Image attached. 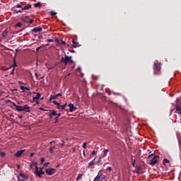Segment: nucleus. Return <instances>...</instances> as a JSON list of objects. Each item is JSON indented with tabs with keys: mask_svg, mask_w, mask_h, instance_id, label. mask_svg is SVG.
<instances>
[{
	"mask_svg": "<svg viewBox=\"0 0 181 181\" xmlns=\"http://www.w3.org/2000/svg\"><path fill=\"white\" fill-rule=\"evenodd\" d=\"M12 105L16 107V111L22 112V111H25V112H30V107L28 105H25L23 106H19L16 105V103H13Z\"/></svg>",
	"mask_w": 181,
	"mask_h": 181,
	"instance_id": "1",
	"label": "nucleus"
},
{
	"mask_svg": "<svg viewBox=\"0 0 181 181\" xmlns=\"http://www.w3.org/2000/svg\"><path fill=\"white\" fill-rule=\"evenodd\" d=\"M148 159H151L149 162V165H151V166H155V165H156V163L159 162V156L155 155V154H150L148 156Z\"/></svg>",
	"mask_w": 181,
	"mask_h": 181,
	"instance_id": "2",
	"label": "nucleus"
},
{
	"mask_svg": "<svg viewBox=\"0 0 181 181\" xmlns=\"http://www.w3.org/2000/svg\"><path fill=\"white\" fill-rule=\"evenodd\" d=\"M73 59L71 57V56H67L65 54V57H62V60H61V63L64 64L65 66H67V64L69 63V64H71L72 63H74L73 60L71 59Z\"/></svg>",
	"mask_w": 181,
	"mask_h": 181,
	"instance_id": "3",
	"label": "nucleus"
},
{
	"mask_svg": "<svg viewBox=\"0 0 181 181\" xmlns=\"http://www.w3.org/2000/svg\"><path fill=\"white\" fill-rule=\"evenodd\" d=\"M34 165H35V174L37 176H39V177H42V175L45 174V172H43V168H40L39 171V167H37V163H34Z\"/></svg>",
	"mask_w": 181,
	"mask_h": 181,
	"instance_id": "4",
	"label": "nucleus"
},
{
	"mask_svg": "<svg viewBox=\"0 0 181 181\" xmlns=\"http://www.w3.org/2000/svg\"><path fill=\"white\" fill-rule=\"evenodd\" d=\"M154 74H159V71H160V64L158 61L154 62Z\"/></svg>",
	"mask_w": 181,
	"mask_h": 181,
	"instance_id": "5",
	"label": "nucleus"
},
{
	"mask_svg": "<svg viewBox=\"0 0 181 181\" xmlns=\"http://www.w3.org/2000/svg\"><path fill=\"white\" fill-rule=\"evenodd\" d=\"M45 173L49 175V176H52V175H54L56 173V169L49 168L45 169Z\"/></svg>",
	"mask_w": 181,
	"mask_h": 181,
	"instance_id": "6",
	"label": "nucleus"
},
{
	"mask_svg": "<svg viewBox=\"0 0 181 181\" xmlns=\"http://www.w3.org/2000/svg\"><path fill=\"white\" fill-rule=\"evenodd\" d=\"M49 112L51 113H47V115H48L49 118V119H52L53 118V117H56L57 115V112H56V110H49Z\"/></svg>",
	"mask_w": 181,
	"mask_h": 181,
	"instance_id": "7",
	"label": "nucleus"
},
{
	"mask_svg": "<svg viewBox=\"0 0 181 181\" xmlns=\"http://www.w3.org/2000/svg\"><path fill=\"white\" fill-rule=\"evenodd\" d=\"M68 107H69L70 112H74V111H77V107L74 106V105L72 103H69Z\"/></svg>",
	"mask_w": 181,
	"mask_h": 181,
	"instance_id": "8",
	"label": "nucleus"
},
{
	"mask_svg": "<svg viewBox=\"0 0 181 181\" xmlns=\"http://www.w3.org/2000/svg\"><path fill=\"white\" fill-rule=\"evenodd\" d=\"M23 153H25V150H20L18 151L15 154L14 156L16 158H21V156H22V155H23Z\"/></svg>",
	"mask_w": 181,
	"mask_h": 181,
	"instance_id": "9",
	"label": "nucleus"
},
{
	"mask_svg": "<svg viewBox=\"0 0 181 181\" xmlns=\"http://www.w3.org/2000/svg\"><path fill=\"white\" fill-rule=\"evenodd\" d=\"M42 32V27H36L31 30L32 33H40Z\"/></svg>",
	"mask_w": 181,
	"mask_h": 181,
	"instance_id": "10",
	"label": "nucleus"
},
{
	"mask_svg": "<svg viewBox=\"0 0 181 181\" xmlns=\"http://www.w3.org/2000/svg\"><path fill=\"white\" fill-rule=\"evenodd\" d=\"M109 150L108 149H105L100 154V158H105L107 156V153H108Z\"/></svg>",
	"mask_w": 181,
	"mask_h": 181,
	"instance_id": "11",
	"label": "nucleus"
},
{
	"mask_svg": "<svg viewBox=\"0 0 181 181\" xmlns=\"http://www.w3.org/2000/svg\"><path fill=\"white\" fill-rule=\"evenodd\" d=\"M98 177H100L101 180H103V179H105V177H104V174L103 173V170H100L98 173Z\"/></svg>",
	"mask_w": 181,
	"mask_h": 181,
	"instance_id": "12",
	"label": "nucleus"
},
{
	"mask_svg": "<svg viewBox=\"0 0 181 181\" xmlns=\"http://www.w3.org/2000/svg\"><path fill=\"white\" fill-rule=\"evenodd\" d=\"M66 107H67V103H65V104H64V105H58V106H57V108H58V110H64L65 108H66Z\"/></svg>",
	"mask_w": 181,
	"mask_h": 181,
	"instance_id": "13",
	"label": "nucleus"
},
{
	"mask_svg": "<svg viewBox=\"0 0 181 181\" xmlns=\"http://www.w3.org/2000/svg\"><path fill=\"white\" fill-rule=\"evenodd\" d=\"M134 173H137V174H141V173H144L142 172V167L139 166L136 168V170L134 171Z\"/></svg>",
	"mask_w": 181,
	"mask_h": 181,
	"instance_id": "14",
	"label": "nucleus"
},
{
	"mask_svg": "<svg viewBox=\"0 0 181 181\" xmlns=\"http://www.w3.org/2000/svg\"><path fill=\"white\" fill-rule=\"evenodd\" d=\"M19 176H20V177H23V179H26V180H28L29 178V176H28V175L23 174L22 173H21L19 174Z\"/></svg>",
	"mask_w": 181,
	"mask_h": 181,
	"instance_id": "15",
	"label": "nucleus"
},
{
	"mask_svg": "<svg viewBox=\"0 0 181 181\" xmlns=\"http://www.w3.org/2000/svg\"><path fill=\"white\" fill-rule=\"evenodd\" d=\"M62 116V113H58L57 115L54 118L55 124L59 122V118Z\"/></svg>",
	"mask_w": 181,
	"mask_h": 181,
	"instance_id": "16",
	"label": "nucleus"
},
{
	"mask_svg": "<svg viewBox=\"0 0 181 181\" xmlns=\"http://www.w3.org/2000/svg\"><path fill=\"white\" fill-rule=\"evenodd\" d=\"M30 8H32V5L28 4L27 6H25L24 7H23V11H28L30 9Z\"/></svg>",
	"mask_w": 181,
	"mask_h": 181,
	"instance_id": "17",
	"label": "nucleus"
},
{
	"mask_svg": "<svg viewBox=\"0 0 181 181\" xmlns=\"http://www.w3.org/2000/svg\"><path fill=\"white\" fill-rule=\"evenodd\" d=\"M94 160H97V157H95L93 160H92L91 162H90L88 163V168H91V166H94Z\"/></svg>",
	"mask_w": 181,
	"mask_h": 181,
	"instance_id": "18",
	"label": "nucleus"
},
{
	"mask_svg": "<svg viewBox=\"0 0 181 181\" xmlns=\"http://www.w3.org/2000/svg\"><path fill=\"white\" fill-rule=\"evenodd\" d=\"M73 47H78V42H76L75 40H72Z\"/></svg>",
	"mask_w": 181,
	"mask_h": 181,
	"instance_id": "19",
	"label": "nucleus"
},
{
	"mask_svg": "<svg viewBox=\"0 0 181 181\" xmlns=\"http://www.w3.org/2000/svg\"><path fill=\"white\" fill-rule=\"evenodd\" d=\"M8 33V29L4 30V32L2 33V37H5L6 36H7Z\"/></svg>",
	"mask_w": 181,
	"mask_h": 181,
	"instance_id": "20",
	"label": "nucleus"
},
{
	"mask_svg": "<svg viewBox=\"0 0 181 181\" xmlns=\"http://www.w3.org/2000/svg\"><path fill=\"white\" fill-rule=\"evenodd\" d=\"M12 67H18V64H16V60L14 59V61H13V64L10 66L8 70H9L10 69H12Z\"/></svg>",
	"mask_w": 181,
	"mask_h": 181,
	"instance_id": "21",
	"label": "nucleus"
},
{
	"mask_svg": "<svg viewBox=\"0 0 181 181\" xmlns=\"http://www.w3.org/2000/svg\"><path fill=\"white\" fill-rule=\"evenodd\" d=\"M33 94H37V95L35 96V98H37V100H39V98H40L42 94H40V93H36V92H33Z\"/></svg>",
	"mask_w": 181,
	"mask_h": 181,
	"instance_id": "22",
	"label": "nucleus"
},
{
	"mask_svg": "<svg viewBox=\"0 0 181 181\" xmlns=\"http://www.w3.org/2000/svg\"><path fill=\"white\" fill-rule=\"evenodd\" d=\"M56 149V146H52L49 147V153H53V150Z\"/></svg>",
	"mask_w": 181,
	"mask_h": 181,
	"instance_id": "23",
	"label": "nucleus"
},
{
	"mask_svg": "<svg viewBox=\"0 0 181 181\" xmlns=\"http://www.w3.org/2000/svg\"><path fill=\"white\" fill-rule=\"evenodd\" d=\"M22 21H23V22H28L29 21V16H25L22 18Z\"/></svg>",
	"mask_w": 181,
	"mask_h": 181,
	"instance_id": "24",
	"label": "nucleus"
},
{
	"mask_svg": "<svg viewBox=\"0 0 181 181\" xmlns=\"http://www.w3.org/2000/svg\"><path fill=\"white\" fill-rule=\"evenodd\" d=\"M34 6H35V8H39V7L42 6V3L37 2L36 4H34Z\"/></svg>",
	"mask_w": 181,
	"mask_h": 181,
	"instance_id": "25",
	"label": "nucleus"
},
{
	"mask_svg": "<svg viewBox=\"0 0 181 181\" xmlns=\"http://www.w3.org/2000/svg\"><path fill=\"white\" fill-rule=\"evenodd\" d=\"M83 174H78V175L76 177V181L80 180L81 179H83Z\"/></svg>",
	"mask_w": 181,
	"mask_h": 181,
	"instance_id": "26",
	"label": "nucleus"
},
{
	"mask_svg": "<svg viewBox=\"0 0 181 181\" xmlns=\"http://www.w3.org/2000/svg\"><path fill=\"white\" fill-rule=\"evenodd\" d=\"M177 105H179L181 103V97L176 99Z\"/></svg>",
	"mask_w": 181,
	"mask_h": 181,
	"instance_id": "27",
	"label": "nucleus"
},
{
	"mask_svg": "<svg viewBox=\"0 0 181 181\" xmlns=\"http://www.w3.org/2000/svg\"><path fill=\"white\" fill-rule=\"evenodd\" d=\"M6 156V153H5V152L4 151L0 152V156H1V158H5Z\"/></svg>",
	"mask_w": 181,
	"mask_h": 181,
	"instance_id": "28",
	"label": "nucleus"
},
{
	"mask_svg": "<svg viewBox=\"0 0 181 181\" xmlns=\"http://www.w3.org/2000/svg\"><path fill=\"white\" fill-rule=\"evenodd\" d=\"M169 160L168 158H164L163 160V165H165V163H169Z\"/></svg>",
	"mask_w": 181,
	"mask_h": 181,
	"instance_id": "29",
	"label": "nucleus"
},
{
	"mask_svg": "<svg viewBox=\"0 0 181 181\" xmlns=\"http://www.w3.org/2000/svg\"><path fill=\"white\" fill-rule=\"evenodd\" d=\"M101 180V177H98V175L93 179V181H100Z\"/></svg>",
	"mask_w": 181,
	"mask_h": 181,
	"instance_id": "30",
	"label": "nucleus"
},
{
	"mask_svg": "<svg viewBox=\"0 0 181 181\" xmlns=\"http://www.w3.org/2000/svg\"><path fill=\"white\" fill-rule=\"evenodd\" d=\"M34 20L33 19H30L28 21H26V23H29L30 25H32L33 23Z\"/></svg>",
	"mask_w": 181,
	"mask_h": 181,
	"instance_id": "31",
	"label": "nucleus"
},
{
	"mask_svg": "<svg viewBox=\"0 0 181 181\" xmlns=\"http://www.w3.org/2000/svg\"><path fill=\"white\" fill-rule=\"evenodd\" d=\"M56 95H50L49 97V101H52V100H56Z\"/></svg>",
	"mask_w": 181,
	"mask_h": 181,
	"instance_id": "32",
	"label": "nucleus"
},
{
	"mask_svg": "<svg viewBox=\"0 0 181 181\" xmlns=\"http://www.w3.org/2000/svg\"><path fill=\"white\" fill-rule=\"evenodd\" d=\"M175 108L176 111H181V107H179V105H176Z\"/></svg>",
	"mask_w": 181,
	"mask_h": 181,
	"instance_id": "33",
	"label": "nucleus"
},
{
	"mask_svg": "<svg viewBox=\"0 0 181 181\" xmlns=\"http://www.w3.org/2000/svg\"><path fill=\"white\" fill-rule=\"evenodd\" d=\"M13 8H21L22 9V8H23V6H22V5H21V4H17L16 6H14Z\"/></svg>",
	"mask_w": 181,
	"mask_h": 181,
	"instance_id": "34",
	"label": "nucleus"
},
{
	"mask_svg": "<svg viewBox=\"0 0 181 181\" xmlns=\"http://www.w3.org/2000/svg\"><path fill=\"white\" fill-rule=\"evenodd\" d=\"M16 26L17 28H22V23H18L16 25Z\"/></svg>",
	"mask_w": 181,
	"mask_h": 181,
	"instance_id": "35",
	"label": "nucleus"
},
{
	"mask_svg": "<svg viewBox=\"0 0 181 181\" xmlns=\"http://www.w3.org/2000/svg\"><path fill=\"white\" fill-rule=\"evenodd\" d=\"M53 104H54V105H57V107H59V105H60V103H59L57 101H52Z\"/></svg>",
	"mask_w": 181,
	"mask_h": 181,
	"instance_id": "36",
	"label": "nucleus"
},
{
	"mask_svg": "<svg viewBox=\"0 0 181 181\" xmlns=\"http://www.w3.org/2000/svg\"><path fill=\"white\" fill-rule=\"evenodd\" d=\"M12 11H13V13H16V14H17V15H18V13H19L18 10H16V9H12Z\"/></svg>",
	"mask_w": 181,
	"mask_h": 181,
	"instance_id": "37",
	"label": "nucleus"
},
{
	"mask_svg": "<svg viewBox=\"0 0 181 181\" xmlns=\"http://www.w3.org/2000/svg\"><path fill=\"white\" fill-rule=\"evenodd\" d=\"M98 161L96 162V163H101V159H103V158H101V156H100V157L98 158Z\"/></svg>",
	"mask_w": 181,
	"mask_h": 181,
	"instance_id": "38",
	"label": "nucleus"
},
{
	"mask_svg": "<svg viewBox=\"0 0 181 181\" xmlns=\"http://www.w3.org/2000/svg\"><path fill=\"white\" fill-rule=\"evenodd\" d=\"M50 15H51V16H54V15H57V13L54 11H51Z\"/></svg>",
	"mask_w": 181,
	"mask_h": 181,
	"instance_id": "39",
	"label": "nucleus"
},
{
	"mask_svg": "<svg viewBox=\"0 0 181 181\" xmlns=\"http://www.w3.org/2000/svg\"><path fill=\"white\" fill-rule=\"evenodd\" d=\"M136 162V160H135V159L132 161V165L133 168H135V163Z\"/></svg>",
	"mask_w": 181,
	"mask_h": 181,
	"instance_id": "40",
	"label": "nucleus"
},
{
	"mask_svg": "<svg viewBox=\"0 0 181 181\" xmlns=\"http://www.w3.org/2000/svg\"><path fill=\"white\" fill-rule=\"evenodd\" d=\"M35 163H36V162H34V163H33L30 165L31 169H33V166H35V167L36 168V165H35Z\"/></svg>",
	"mask_w": 181,
	"mask_h": 181,
	"instance_id": "41",
	"label": "nucleus"
},
{
	"mask_svg": "<svg viewBox=\"0 0 181 181\" xmlns=\"http://www.w3.org/2000/svg\"><path fill=\"white\" fill-rule=\"evenodd\" d=\"M83 148L84 149H86V148H87V143H83Z\"/></svg>",
	"mask_w": 181,
	"mask_h": 181,
	"instance_id": "42",
	"label": "nucleus"
},
{
	"mask_svg": "<svg viewBox=\"0 0 181 181\" xmlns=\"http://www.w3.org/2000/svg\"><path fill=\"white\" fill-rule=\"evenodd\" d=\"M21 90H23V91H25V89H26V87L23 86H21L20 87Z\"/></svg>",
	"mask_w": 181,
	"mask_h": 181,
	"instance_id": "43",
	"label": "nucleus"
},
{
	"mask_svg": "<svg viewBox=\"0 0 181 181\" xmlns=\"http://www.w3.org/2000/svg\"><path fill=\"white\" fill-rule=\"evenodd\" d=\"M107 170H108V172H111V170H112V168L109 166L107 168Z\"/></svg>",
	"mask_w": 181,
	"mask_h": 181,
	"instance_id": "44",
	"label": "nucleus"
},
{
	"mask_svg": "<svg viewBox=\"0 0 181 181\" xmlns=\"http://www.w3.org/2000/svg\"><path fill=\"white\" fill-rule=\"evenodd\" d=\"M6 103L8 104V103H11V104H12L14 102H12L11 100H6Z\"/></svg>",
	"mask_w": 181,
	"mask_h": 181,
	"instance_id": "45",
	"label": "nucleus"
},
{
	"mask_svg": "<svg viewBox=\"0 0 181 181\" xmlns=\"http://www.w3.org/2000/svg\"><path fill=\"white\" fill-rule=\"evenodd\" d=\"M45 160H46V158H41V163H43L45 162Z\"/></svg>",
	"mask_w": 181,
	"mask_h": 181,
	"instance_id": "46",
	"label": "nucleus"
},
{
	"mask_svg": "<svg viewBox=\"0 0 181 181\" xmlns=\"http://www.w3.org/2000/svg\"><path fill=\"white\" fill-rule=\"evenodd\" d=\"M55 97L57 98V97H62V93H57Z\"/></svg>",
	"mask_w": 181,
	"mask_h": 181,
	"instance_id": "47",
	"label": "nucleus"
},
{
	"mask_svg": "<svg viewBox=\"0 0 181 181\" xmlns=\"http://www.w3.org/2000/svg\"><path fill=\"white\" fill-rule=\"evenodd\" d=\"M11 74H12V75L15 74V69H12Z\"/></svg>",
	"mask_w": 181,
	"mask_h": 181,
	"instance_id": "48",
	"label": "nucleus"
},
{
	"mask_svg": "<svg viewBox=\"0 0 181 181\" xmlns=\"http://www.w3.org/2000/svg\"><path fill=\"white\" fill-rule=\"evenodd\" d=\"M52 42H54V40H52V39H49V40H47V42H48V43H51Z\"/></svg>",
	"mask_w": 181,
	"mask_h": 181,
	"instance_id": "49",
	"label": "nucleus"
},
{
	"mask_svg": "<svg viewBox=\"0 0 181 181\" xmlns=\"http://www.w3.org/2000/svg\"><path fill=\"white\" fill-rule=\"evenodd\" d=\"M40 111H47V110L44 109V108H42V107H40Z\"/></svg>",
	"mask_w": 181,
	"mask_h": 181,
	"instance_id": "50",
	"label": "nucleus"
},
{
	"mask_svg": "<svg viewBox=\"0 0 181 181\" xmlns=\"http://www.w3.org/2000/svg\"><path fill=\"white\" fill-rule=\"evenodd\" d=\"M56 143V141H52L49 143L50 145H53V144H55Z\"/></svg>",
	"mask_w": 181,
	"mask_h": 181,
	"instance_id": "51",
	"label": "nucleus"
},
{
	"mask_svg": "<svg viewBox=\"0 0 181 181\" xmlns=\"http://www.w3.org/2000/svg\"><path fill=\"white\" fill-rule=\"evenodd\" d=\"M30 158L35 156V153H31L30 155Z\"/></svg>",
	"mask_w": 181,
	"mask_h": 181,
	"instance_id": "52",
	"label": "nucleus"
},
{
	"mask_svg": "<svg viewBox=\"0 0 181 181\" xmlns=\"http://www.w3.org/2000/svg\"><path fill=\"white\" fill-rule=\"evenodd\" d=\"M61 44H62V45H66V42H65V41H63V40H61Z\"/></svg>",
	"mask_w": 181,
	"mask_h": 181,
	"instance_id": "53",
	"label": "nucleus"
},
{
	"mask_svg": "<svg viewBox=\"0 0 181 181\" xmlns=\"http://www.w3.org/2000/svg\"><path fill=\"white\" fill-rule=\"evenodd\" d=\"M24 10H23V8H21V10H18V13H22V12H23Z\"/></svg>",
	"mask_w": 181,
	"mask_h": 181,
	"instance_id": "54",
	"label": "nucleus"
},
{
	"mask_svg": "<svg viewBox=\"0 0 181 181\" xmlns=\"http://www.w3.org/2000/svg\"><path fill=\"white\" fill-rule=\"evenodd\" d=\"M91 155H96L95 151H92Z\"/></svg>",
	"mask_w": 181,
	"mask_h": 181,
	"instance_id": "55",
	"label": "nucleus"
},
{
	"mask_svg": "<svg viewBox=\"0 0 181 181\" xmlns=\"http://www.w3.org/2000/svg\"><path fill=\"white\" fill-rule=\"evenodd\" d=\"M18 118H19L20 119H22V118H23V115H18Z\"/></svg>",
	"mask_w": 181,
	"mask_h": 181,
	"instance_id": "56",
	"label": "nucleus"
},
{
	"mask_svg": "<svg viewBox=\"0 0 181 181\" xmlns=\"http://www.w3.org/2000/svg\"><path fill=\"white\" fill-rule=\"evenodd\" d=\"M47 165H49V163H45V164H44V166H45L46 168H47Z\"/></svg>",
	"mask_w": 181,
	"mask_h": 181,
	"instance_id": "57",
	"label": "nucleus"
},
{
	"mask_svg": "<svg viewBox=\"0 0 181 181\" xmlns=\"http://www.w3.org/2000/svg\"><path fill=\"white\" fill-rule=\"evenodd\" d=\"M36 100H37V99L36 98V97H33V101H36Z\"/></svg>",
	"mask_w": 181,
	"mask_h": 181,
	"instance_id": "58",
	"label": "nucleus"
},
{
	"mask_svg": "<svg viewBox=\"0 0 181 181\" xmlns=\"http://www.w3.org/2000/svg\"><path fill=\"white\" fill-rule=\"evenodd\" d=\"M25 90H26L27 91H29L30 89L29 88H28V87H25Z\"/></svg>",
	"mask_w": 181,
	"mask_h": 181,
	"instance_id": "59",
	"label": "nucleus"
},
{
	"mask_svg": "<svg viewBox=\"0 0 181 181\" xmlns=\"http://www.w3.org/2000/svg\"><path fill=\"white\" fill-rule=\"evenodd\" d=\"M37 52H39V50H40V47H38L37 49H36Z\"/></svg>",
	"mask_w": 181,
	"mask_h": 181,
	"instance_id": "60",
	"label": "nucleus"
},
{
	"mask_svg": "<svg viewBox=\"0 0 181 181\" xmlns=\"http://www.w3.org/2000/svg\"><path fill=\"white\" fill-rule=\"evenodd\" d=\"M43 78H45V76H41L38 80H42Z\"/></svg>",
	"mask_w": 181,
	"mask_h": 181,
	"instance_id": "61",
	"label": "nucleus"
},
{
	"mask_svg": "<svg viewBox=\"0 0 181 181\" xmlns=\"http://www.w3.org/2000/svg\"><path fill=\"white\" fill-rule=\"evenodd\" d=\"M64 145V140H62V146H63Z\"/></svg>",
	"mask_w": 181,
	"mask_h": 181,
	"instance_id": "62",
	"label": "nucleus"
},
{
	"mask_svg": "<svg viewBox=\"0 0 181 181\" xmlns=\"http://www.w3.org/2000/svg\"><path fill=\"white\" fill-rule=\"evenodd\" d=\"M35 77H36V78H37V77H38V76H37V73H35Z\"/></svg>",
	"mask_w": 181,
	"mask_h": 181,
	"instance_id": "63",
	"label": "nucleus"
},
{
	"mask_svg": "<svg viewBox=\"0 0 181 181\" xmlns=\"http://www.w3.org/2000/svg\"><path fill=\"white\" fill-rule=\"evenodd\" d=\"M36 104H39V100L35 101Z\"/></svg>",
	"mask_w": 181,
	"mask_h": 181,
	"instance_id": "64",
	"label": "nucleus"
}]
</instances>
